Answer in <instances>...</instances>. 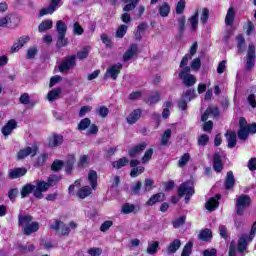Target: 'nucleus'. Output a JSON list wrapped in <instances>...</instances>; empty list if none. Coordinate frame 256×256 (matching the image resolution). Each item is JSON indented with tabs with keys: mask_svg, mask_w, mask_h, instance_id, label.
Returning <instances> with one entry per match:
<instances>
[{
	"mask_svg": "<svg viewBox=\"0 0 256 256\" xmlns=\"http://www.w3.org/2000/svg\"><path fill=\"white\" fill-rule=\"evenodd\" d=\"M255 233H256V222H254L252 225L250 235L243 234L240 237V239L238 241V247H237V243L235 241H232L230 243L229 256H237V251H239V253H243V251H245V249H247V245H249V243H251V241H253V238L255 237Z\"/></svg>",
	"mask_w": 256,
	"mask_h": 256,
	"instance_id": "f257e3e1",
	"label": "nucleus"
},
{
	"mask_svg": "<svg viewBox=\"0 0 256 256\" xmlns=\"http://www.w3.org/2000/svg\"><path fill=\"white\" fill-rule=\"evenodd\" d=\"M18 227L24 235H33L39 231V222L33 220L29 214H20L18 216Z\"/></svg>",
	"mask_w": 256,
	"mask_h": 256,
	"instance_id": "f03ea898",
	"label": "nucleus"
},
{
	"mask_svg": "<svg viewBox=\"0 0 256 256\" xmlns=\"http://www.w3.org/2000/svg\"><path fill=\"white\" fill-rule=\"evenodd\" d=\"M88 181L92 188L89 186L79 188L76 192V197H78V199H87V197L93 193V190L95 191V189H97V172H95V170L89 172Z\"/></svg>",
	"mask_w": 256,
	"mask_h": 256,
	"instance_id": "7ed1b4c3",
	"label": "nucleus"
},
{
	"mask_svg": "<svg viewBox=\"0 0 256 256\" xmlns=\"http://www.w3.org/2000/svg\"><path fill=\"white\" fill-rule=\"evenodd\" d=\"M77 67V56L75 54L66 56L62 59L58 69L60 73H69L72 69Z\"/></svg>",
	"mask_w": 256,
	"mask_h": 256,
	"instance_id": "20e7f679",
	"label": "nucleus"
},
{
	"mask_svg": "<svg viewBox=\"0 0 256 256\" xmlns=\"http://www.w3.org/2000/svg\"><path fill=\"white\" fill-rule=\"evenodd\" d=\"M235 201L237 215L243 216L245 214V209L251 207V197H249V195L242 194L237 196Z\"/></svg>",
	"mask_w": 256,
	"mask_h": 256,
	"instance_id": "39448f33",
	"label": "nucleus"
},
{
	"mask_svg": "<svg viewBox=\"0 0 256 256\" xmlns=\"http://www.w3.org/2000/svg\"><path fill=\"white\" fill-rule=\"evenodd\" d=\"M50 229L53 231H60L61 235H69L71 233V229H77V224L75 222H70L69 225L56 220L50 224Z\"/></svg>",
	"mask_w": 256,
	"mask_h": 256,
	"instance_id": "423d86ee",
	"label": "nucleus"
},
{
	"mask_svg": "<svg viewBox=\"0 0 256 256\" xmlns=\"http://www.w3.org/2000/svg\"><path fill=\"white\" fill-rule=\"evenodd\" d=\"M195 195V188L193 187V183L184 182L178 188V196L185 197V203H189L191 197Z\"/></svg>",
	"mask_w": 256,
	"mask_h": 256,
	"instance_id": "0eeeda50",
	"label": "nucleus"
},
{
	"mask_svg": "<svg viewBox=\"0 0 256 256\" xmlns=\"http://www.w3.org/2000/svg\"><path fill=\"white\" fill-rule=\"evenodd\" d=\"M191 67H184L180 73L179 78L182 79L186 87H193L197 83V78L193 74H189Z\"/></svg>",
	"mask_w": 256,
	"mask_h": 256,
	"instance_id": "6e6552de",
	"label": "nucleus"
},
{
	"mask_svg": "<svg viewBox=\"0 0 256 256\" xmlns=\"http://www.w3.org/2000/svg\"><path fill=\"white\" fill-rule=\"evenodd\" d=\"M86 129H88L86 132L87 135H97L99 132L97 125L91 124V119L89 118L82 119L78 124V131H85Z\"/></svg>",
	"mask_w": 256,
	"mask_h": 256,
	"instance_id": "1a4fd4ad",
	"label": "nucleus"
},
{
	"mask_svg": "<svg viewBox=\"0 0 256 256\" xmlns=\"http://www.w3.org/2000/svg\"><path fill=\"white\" fill-rule=\"evenodd\" d=\"M123 69V64L117 63L112 65L110 68L107 69L104 79L107 80L108 77H111L113 81L117 80V77H119V73H121V70Z\"/></svg>",
	"mask_w": 256,
	"mask_h": 256,
	"instance_id": "9d476101",
	"label": "nucleus"
},
{
	"mask_svg": "<svg viewBox=\"0 0 256 256\" xmlns=\"http://www.w3.org/2000/svg\"><path fill=\"white\" fill-rule=\"evenodd\" d=\"M49 187H51V184H48V182H38L36 185H34V197H36V199H43V193L48 191Z\"/></svg>",
	"mask_w": 256,
	"mask_h": 256,
	"instance_id": "9b49d317",
	"label": "nucleus"
},
{
	"mask_svg": "<svg viewBox=\"0 0 256 256\" xmlns=\"http://www.w3.org/2000/svg\"><path fill=\"white\" fill-rule=\"evenodd\" d=\"M255 46L253 44H250L248 46V52L246 56V69L248 71H251L253 67H255Z\"/></svg>",
	"mask_w": 256,
	"mask_h": 256,
	"instance_id": "f8f14e48",
	"label": "nucleus"
},
{
	"mask_svg": "<svg viewBox=\"0 0 256 256\" xmlns=\"http://www.w3.org/2000/svg\"><path fill=\"white\" fill-rule=\"evenodd\" d=\"M37 151H39V148L37 146H31L21 149L18 152L17 158L18 159H25L26 157H35L37 155Z\"/></svg>",
	"mask_w": 256,
	"mask_h": 256,
	"instance_id": "ddd939ff",
	"label": "nucleus"
},
{
	"mask_svg": "<svg viewBox=\"0 0 256 256\" xmlns=\"http://www.w3.org/2000/svg\"><path fill=\"white\" fill-rule=\"evenodd\" d=\"M139 55V47L137 44H131L129 49L123 55V61L127 63V61H131L133 57H137Z\"/></svg>",
	"mask_w": 256,
	"mask_h": 256,
	"instance_id": "4468645a",
	"label": "nucleus"
},
{
	"mask_svg": "<svg viewBox=\"0 0 256 256\" xmlns=\"http://www.w3.org/2000/svg\"><path fill=\"white\" fill-rule=\"evenodd\" d=\"M219 199H221V194L210 198L205 204L207 211H215L219 207Z\"/></svg>",
	"mask_w": 256,
	"mask_h": 256,
	"instance_id": "2eb2a0df",
	"label": "nucleus"
},
{
	"mask_svg": "<svg viewBox=\"0 0 256 256\" xmlns=\"http://www.w3.org/2000/svg\"><path fill=\"white\" fill-rule=\"evenodd\" d=\"M209 117H219V108L215 106H209L201 117L202 121H207Z\"/></svg>",
	"mask_w": 256,
	"mask_h": 256,
	"instance_id": "dca6fc26",
	"label": "nucleus"
},
{
	"mask_svg": "<svg viewBox=\"0 0 256 256\" xmlns=\"http://www.w3.org/2000/svg\"><path fill=\"white\" fill-rule=\"evenodd\" d=\"M225 137L228 142V148L233 149V147H235V145H237V133H235V131L228 130L225 133Z\"/></svg>",
	"mask_w": 256,
	"mask_h": 256,
	"instance_id": "f3484780",
	"label": "nucleus"
},
{
	"mask_svg": "<svg viewBox=\"0 0 256 256\" xmlns=\"http://www.w3.org/2000/svg\"><path fill=\"white\" fill-rule=\"evenodd\" d=\"M17 128V121L10 120L8 123L2 128V134L4 137H9L11 133H13V129Z\"/></svg>",
	"mask_w": 256,
	"mask_h": 256,
	"instance_id": "a211bd4d",
	"label": "nucleus"
},
{
	"mask_svg": "<svg viewBox=\"0 0 256 256\" xmlns=\"http://www.w3.org/2000/svg\"><path fill=\"white\" fill-rule=\"evenodd\" d=\"M59 145H63V137L61 135L53 134L48 138L49 147H59Z\"/></svg>",
	"mask_w": 256,
	"mask_h": 256,
	"instance_id": "6ab92c4d",
	"label": "nucleus"
},
{
	"mask_svg": "<svg viewBox=\"0 0 256 256\" xmlns=\"http://www.w3.org/2000/svg\"><path fill=\"white\" fill-rule=\"evenodd\" d=\"M145 149H147V143L142 142V143L134 146L133 148H131L129 150V155L131 157H137L142 151H145Z\"/></svg>",
	"mask_w": 256,
	"mask_h": 256,
	"instance_id": "aec40b11",
	"label": "nucleus"
},
{
	"mask_svg": "<svg viewBox=\"0 0 256 256\" xmlns=\"http://www.w3.org/2000/svg\"><path fill=\"white\" fill-rule=\"evenodd\" d=\"M27 174V170L25 168H15L9 171V179H19V177H23Z\"/></svg>",
	"mask_w": 256,
	"mask_h": 256,
	"instance_id": "412c9836",
	"label": "nucleus"
},
{
	"mask_svg": "<svg viewBox=\"0 0 256 256\" xmlns=\"http://www.w3.org/2000/svg\"><path fill=\"white\" fill-rule=\"evenodd\" d=\"M213 169L214 171H216V173H221L223 171V162L221 160V155H219V153L214 154Z\"/></svg>",
	"mask_w": 256,
	"mask_h": 256,
	"instance_id": "4be33fe9",
	"label": "nucleus"
},
{
	"mask_svg": "<svg viewBox=\"0 0 256 256\" xmlns=\"http://www.w3.org/2000/svg\"><path fill=\"white\" fill-rule=\"evenodd\" d=\"M165 201V194L164 193H157L150 197V199L146 202V205L153 207L155 203H161Z\"/></svg>",
	"mask_w": 256,
	"mask_h": 256,
	"instance_id": "5701e85b",
	"label": "nucleus"
},
{
	"mask_svg": "<svg viewBox=\"0 0 256 256\" xmlns=\"http://www.w3.org/2000/svg\"><path fill=\"white\" fill-rule=\"evenodd\" d=\"M141 119V110L136 109L133 110L130 115L127 117V123L129 125H134V123H137Z\"/></svg>",
	"mask_w": 256,
	"mask_h": 256,
	"instance_id": "b1692460",
	"label": "nucleus"
},
{
	"mask_svg": "<svg viewBox=\"0 0 256 256\" xmlns=\"http://www.w3.org/2000/svg\"><path fill=\"white\" fill-rule=\"evenodd\" d=\"M233 23H235V8L230 7L227 10V14L225 17V25H227V27H231Z\"/></svg>",
	"mask_w": 256,
	"mask_h": 256,
	"instance_id": "393cba45",
	"label": "nucleus"
},
{
	"mask_svg": "<svg viewBox=\"0 0 256 256\" xmlns=\"http://www.w3.org/2000/svg\"><path fill=\"white\" fill-rule=\"evenodd\" d=\"M158 12L162 17H169V13H171V6L167 2H163L158 8Z\"/></svg>",
	"mask_w": 256,
	"mask_h": 256,
	"instance_id": "a878e982",
	"label": "nucleus"
},
{
	"mask_svg": "<svg viewBox=\"0 0 256 256\" xmlns=\"http://www.w3.org/2000/svg\"><path fill=\"white\" fill-rule=\"evenodd\" d=\"M181 247V240L175 239L173 242H171L167 247V253L169 255H173L178 249Z\"/></svg>",
	"mask_w": 256,
	"mask_h": 256,
	"instance_id": "bb28decb",
	"label": "nucleus"
},
{
	"mask_svg": "<svg viewBox=\"0 0 256 256\" xmlns=\"http://www.w3.org/2000/svg\"><path fill=\"white\" fill-rule=\"evenodd\" d=\"M53 28V20H44L38 26L39 33H43L45 31H49V29Z\"/></svg>",
	"mask_w": 256,
	"mask_h": 256,
	"instance_id": "cd10ccee",
	"label": "nucleus"
},
{
	"mask_svg": "<svg viewBox=\"0 0 256 256\" xmlns=\"http://www.w3.org/2000/svg\"><path fill=\"white\" fill-rule=\"evenodd\" d=\"M235 185V176L233 175L232 171L227 172L226 180H225V188L226 189H233Z\"/></svg>",
	"mask_w": 256,
	"mask_h": 256,
	"instance_id": "c85d7f7f",
	"label": "nucleus"
},
{
	"mask_svg": "<svg viewBox=\"0 0 256 256\" xmlns=\"http://www.w3.org/2000/svg\"><path fill=\"white\" fill-rule=\"evenodd\" d=\"M30 193H33V195H35V185L26 184L21 190L22 199H25L27 195H30Z\"/></svg>",
	"mask_w": 256,
	"mask_h": 256,
	"instance_id": "c756f323",
	"label": "nucleus"
},
{
	"mask_svg": "<svg viewBox=\"0 0 256 256\" xmlns=\"http://www.w3.org/2000/svg\"><path fill=\"white\" fill-rule=\"evenodd\" d=\"M90 52H91V47L86 46V47L82 48V50L77 52L76 57L80 61H83V59H87V57H89Z\"/></svg>",
	"mask_w": 256,
	"mask_h": 256,
	"instance_id": "7c9ffc66",
	"label": "nucleus"
},
{
	"mask_svg": "<svg viewBox=\"0 0 256 256\" xmlns=\"http://www.w3.org/2000/svg\"><path fill=\"white\" fill-rule=\"evenodd\" d=\"M192 31H197V27L199 26V12H195L193 16L188 19Z\"/></svg>",
	"mask_w": 256,
	"mask_h": 256,
	"instance_id": "2f4dec72",
	"label": "nucleus"
},
{
	"mask_svg": "<svg viewBox=\"0 0 256 256\" xmlns=\"http://www.w3.org/2000/svg\"><path fill=\"white\" fill-rule=\"evenodd\" d=\"M56 31L58 35H67V24L63 20L56 22Z\"/></svg>",
	"mask_w": 256,
	"mask_h": 256,
	"instance_id": "473e14b6",
	"label": "nucleus"
},
{
	"mask_svg": "<svg viewBox=\"0 0 256 256\" xmlns=\"http://www.w3.org/2000/svg\"><path fill=\"white\" fill-rule=\"evenodd\" d=\"M172 131L171 129H167L161 136L160 145L165 147L169 144V140L171 139Z\"/></svg>",
	"mask_w": 256,
	"mask_h": 256,
	"instance_id": "72a5a7b5",
	"label": "nucleus"
},
{
	"mask_svg": "<svg viewBox=\"0 0 256 256\" xmlns=\"http://www.w3.org/2000/svg\"><path fill=\"white\" fill-rule=\"evenodd\" d=\"M48 159L49 155L47 153L40 154V156H38L36 162L34 163V167H43Z\"/></svg>",
	"mask_w": 256,
	"mask_h": 256,
	"instance_id": "f704fd0d",
	"label": "nucleus"
},
{
	"mask_svg": "<svg viewBox=\"0 0 256 256\" xmlns=\"http://www.w3.org/2000/svg\"><path fill=\"white\" fill-rule=\"evenodd\" d=\"M128 164H129V159L123 157V158H120L117 161H114L112 163V166L114 167V169H121L122 167H125Z\"/></svg>",
	"mask_w": 256,
	"mask_h": 256,
	"instance_id": "c9c22d12",
	"label": "nucleus"
},
{
	"mask_svg": "<svg viewBox=\"0 0 256 256\" xmlns=\"http://www.w3.org/2000/svg\"><path fill=\"white\" fill-rule=\"evenodd\" d=\"M160 97H161V94L159 92H154L152 95H150L147 98L146 103L148 105H155V103H159Z\"/></svg>",
	"mask_w": 256,
	"mask_h": 256,
	"instance_id": "e433bc0d",
	"label": "nucleus"
},
{
	"mask_svg": "<svg viewBox=\"0 0 256 256\" xmlns=\"http://www.w3.org/2000/svg\"><path fill=\"white\" fill-rule=\"evenodd\" d=\"M66 34L58 35V40L56 46L61 49L63 47H67L69 45V39L65 38Z\"/></svg>",
	"mask_w": 256,
	"mask_h": 256,
	"instance_id": "4c0bfd02",
	"label": "nucleus"
},
{
	"mask_svg": "<svg viewBox=\"0 0 256 256\" xmlns=\"http://www.w3.org/2000/svg\"><path fill=\"white\" fill-rule=\"evenodd\" d=\"M61 95V88H56L48 92L47 99L48 101H55Z\"/></svg>",
	"mask_w": 256,
	"mask_h": 256,
	"instance_id": "58836bf2",
	"label": "nucleus"
},
{
	"mask_svg": "<svg viewBox=\"0 0 256 256\" xmlns=\"http://www.w3.org/2000/svg\"><path fill=\"white\" fill-rule=\"evenodd\" d=\"M157 249H159V242L158 241H154L152 243H149L148 247H147L148 255H155V253H157Z\"/></svg>",
	"mask_w": 256,
	"mask_h": 256,
	"instance_id": "ea45409f",
	"label": "nucleus"
},
{
	"mask_svg": "<svg viewBox=\"0 0 256 256\" xmlns=\"http://www.w3.org/2000/svg\"><path fill=\"white\" fill-rule=\"evenodd\" d=\"M237 47H238V53H243V51H245L246 46H245V38L243 37V35H239L237 36Z\"/></svg>",
	"mask_w": 256,
	"mask_h": 256,
	"instance_id": "a19ab883",
	"label": "nucleus"
},
{
	"mask_svg": "<svg viewBox=\"0 0 256 256\" xmlns=\"http://www.w3.org/2000/svg\"><path fill=\"white\" fill-rule=\"evenodd\" d=\"M191 159V155L189 153H185L178 161V167H185L189 163Z\"/></svg>",
	"mask_w": 256,
	"mask_h": 256,
	"instance_id": "79ce46f5",
	"label": "nucleus"
},
{
	"mask_svg": "<svg viewBox=\"0 0 256 256\" xmlns=\"http://www.w3.org/2000/svg\"><path fill=\"white\" fill-rule=\"evenodd\" d=\"M153 157V148L148 149L144 156L142 157V163L143 165L149 163L151 161V158Z\"/></svg>",
	"mask_w": 256,
	"mask_h": 256,
	"instance_id": "37998d69",
	"label": "nucleus"
},
{
	"mask_svg": "<svg viewBox=\"0 0 256 256\" xmlns=\"http://www.w3.org/2000/svg\"><path fill=\"white\" fill-rule=\"evenodd\" d=\"M249 137V130L247 128H240L238 130V139L245 141Z\"/></svg>",
	"mask_w": 256,
	"mask_h": 256,
	"instance_id": "c03bdc74",
	"label": "nucleus"
},
{
	"mask_svg": "<svg viewBox=\"0 0 256 256\" xmlns=\"http://www.w3.org/2000/svg\"><path fill=\"white\" fill-rule=\"evenodd\" d=\"M135 211V205L126 203L122 206V213L124 215H129V213H133Z\"/></svg>",
	"mask_w": 256,
	"mask_h": 256,
	"instance_id": "a18cd8bd",
	"label": "nucleus"
},
{
	"mask_svg": "<svg viewBox=\"0 0 256 256\" xmlns=\"http://www.w3.org/2000/svg\"><path fill=\"white\" fill-rule=\"evenodd\" d=\"M145 171V167L143 166H138L136 168H133L130 172V176L135 178V177H139V175H141V173H144Z\"/></svg>",
	"mask_w": 256,
	"mask_h": 256,
	"instance_id": "49530a36",
	"label": "nucleus"
},
{
	"mask_svg": "<svg viewBox=\"0 0 256 256\" xmlns=\"http://www.w3.org/2000/svg\"><path fill=\"white\" fill-rule=\"evenodd\" d=\"M186 21H187V18H185V16H180L177 18L178 29H179L180 33H183V31H185Z\"/></svg>",
	"mask_w": 256,
	"mask_h": 256,
	"instance_id": "de8ad7c7",
	"label": "nucleus"
},
{
	"mask_svg": "<svg viewBox=\"0 0 256 256\" xmlns=\"http://www.w3.org/2000/svg\"><path fill=\"white\" fill-rule=\"evenodd\" d=\"M207 143H209V136L207 134H201L198 137V145L200 147H205V145H207Z\"/></svg>",
	"mask_w": 256,
	"mask_h": 256,
	"instance_id": "09e8293b",
	"label": "nucleus"
},
{
	"mask_svg": "<svg viewBox=\"0 0 256 256\" xmlns=\"http://www.w3.org/2000/svg\"><path fill=\"white\" fill-rule=\"evenodd\" d=\"M192 249H193V243L192 242H188L184 246L181 256H189V255H191Z\"/></svg>",
	"mask_w": 256,
	"mask_h": 256,
	"instance_id": "8fccbe9b",
	"label": "nucleus"
},
{
	"mask_svg": "<svg viewBox=\"0 0 256 256\" xmlns=\"http://www.w3.org/2000/svg\"><path fill=\"white\" fill-rule=\"evenodd\" d=\"M185 5H186L185 0L178 1V3L176 4V13H177V15L183 14V11H185Z\"/></svg>",
	"mask_w": 256,
	"mask_h": 256,
	"instance_id": "3c124183",
	"label": "nucleus"
},
{
	"mask_svg": "<svg viewBox=\"0 0 256 256\" xmlns=\"http://www.w3.org/2000/svg\"><path fill=\"white\" fill-rule=\"evenodd\" d=\"M127 29V25H121L116 32V37L123 39V37H125V34L127 33Z\"/></svg>",
	"mask_w": 256,
	"mask_h": 256,
	"instance_id": "603ef678",
	"label": "nucleus"
},
{
	"mask_svg": "<svg viewBox=\"0 0 256 256\" xmlns=\"http://www.w3.org/2000/svg\"><path fill=\"white\" fill-rule=\"evenodd\" d=\"M199 239L201 241H209L211 239V230H203L199 234Z\"/></svg>",
	"mask_w": 256,
	"mask_h": 256,
	"instance_id": "864d4df0",
	"label": "nucleus"
},
{
	"mask_svg": "<svg viewBox=\"0 0 256 256\" xmlns=\"http://www.w3.org/2000/svg\"><path fill=\"white\" fill-rule=\"evenodd\" d=\"M183 99H186V101H191L192 99H195V89H189L183 94Z\"/></svg>",
	"mask_w": 256,
	"mask_h": 256,
	"instance_id": "5fc2aeb1",
	"label": "nucleus"
},
{
	"mask_svg": "<svg viewBox=\"0 0 256 256\" xmlns=\"http://www.w3.org/2000/svg\"><path fill=\"white\" fill-rule=\"evenodd\" d=\"M96 113H98L102 118H105L109 115V108L105 106H101L96 109Z\"/></svg>",
	"mask_w": 256,
	"mask_h": 256,
	"instance_id": "6e6d98bb",
	"label": "nucleus"
},
{
	"mask_svg": "<svg viewBox=\"0 0 256 256\" xmlns=\"http://www.w3.org/2000/svg\"><path fill=\"white\" fill-rule=\"evenodd\" d=\"M190 69H192V71H199L201 69V59L195 58L191 63Z\"/></svg>",
	"mask_w": 256,
	"mask_h": 256,
	"instance_id": "4d7b16f0",
	"label": "nucleus"
},
{
	"mask_svg": "<svg viewBox=\"0 0 256 256\" xmlns=\"http://www.w3.org/2000/svg\"><path fill=\"white\" fill-rule=\"evenodd\" d=\"M113 227V221L111 220H106L101 226H100V231L102 233H105L109 231V228Z\"/></svg>",
	"mask_w": 256,
	"mask_h": 256,
	"instance_id": "13d9d810",
	"label": "nucleus"
},
{
	"mask_svg": "<svg viewBox=\"0 0 256 256\" xmlns=\"http://www.w3.org/2000/svg\"><path fill=\"white\" fill-rule=\"evenodd\" d=\"M61 181V177L57 176V175H52L48 178V184L50 185V187H53L54 185H57V183H59Z\"/></svg>",
	"mask_w": 256,
	"mask_h": 256,
	"instance_id": "bf43d9fd",
	"label": "nucleus"
},
{
	"mask_svg": "<svg viewBox=\"0 0 256 256\" xmlns=\"http://www.w3.org/2000/svg\"><path fill=\"white\" fill-rule=\"evenodd\" d=\"M75 164V157L71 156L66 162V171L67 173H71L73 171V165Z\"/></svg>",
	"mask_w": 256,
	"mask_h": 256,
	"instance_id": "052dcab7",
	"label": "nucleus"
},
{
	"mask_svg": "<svg viewBox=\"0 0 256 256\" xmlns=\"http://www.w3.org/2000/svg\"><path fill=\"white\" fill-rule=\"evenodd\" d=\"M55 10L53 9V7L51 6V5H49L48 7H46V8H42L41 10H40V17H43V16H45V15H53V12H54Z\"/></svg>",
	"mask_w": 256,
	"mask_h": 256,
	"instance_id": "680f3d73",
	"label": "nucleus"
},
{
	"mask_svg": "<svg viewBox=\"0 0 256 256\" xmlns=\"http://www.w3.org/2000/svg\"><path fill=\"white\" fill-rule=\"evenodd\" d=\"M63 169V161L55 160L51 166L52 171H61Z\"/></svg>",
	"mask_w": 256,
	"mask_h": 256,
	"instance_id": "e2e57ef3",
	"label": "nucleus"
},
{
	"mask_svg": "<svg viewBox=\"0 0 256 256\" xmlns=\"http://www.w3.org/2000/svg\"><path fill=\"white\" fill-rule=\"evenodd\" d=\"M102 253L103 249L99 247H93L88 250V254H90L91 256H101Z\"/></svg>",
	"mask_w": 256,
	"mask_h": 256,
	"instance_id": "0e129e2a",
	"label": "nucleus"
},
{
	"mask_svg": "<svg viewBox=\"0 0 256 256\" xmlns=\"http://www.w3.org/2000/svg\"><path fill=\"white\" fill-rule=\"evenodd\" d=\"M208 20H209V9L203 8L202 9V15L200 17V21L202 23H207Z\"/></svg>",
	"mask_w": 256,
	"mask_h": 256,
	"instance_id": "69168bd1",
	"label": "nucleus"
},
{
	"mask_svg": "<svg viewBox=\"0 0 256 256\" xmlns=\"http://www.w3.org/2000/svg\"><path fill=\"white\" fill-rule=\"evenodd\" d=\"M73 32H74V35H81L82 33H84L83 27L79 25V22L74 23Z\"/></svg>",
	"mask_w": 256,
	"mask_h": 256,
	"instance_id": "338daca9",
	"label": "nucleus"
},
{
	"mask_svg": "<svg viewBox=\"0 0 256 256\" xmlns=\"http://www.w3.org/2000/svg\"><path fill=\"white\" fill-rule=\"evenodd\" d=\"M8 23H11V15L0 18V27H7Z\"/></svg>",
	"mask_w": 256,
	"mask_h": 256,
	"instance_id": "774afa93",
	"label": "nucleus"
}]
</instances>
